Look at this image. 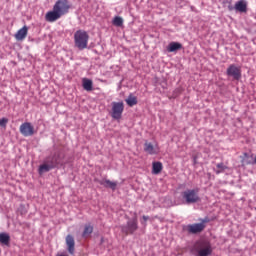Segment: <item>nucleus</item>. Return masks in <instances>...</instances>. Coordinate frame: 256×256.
I'll list each match as a JSON object with an SVG mask.
<instances>
[{"label":"nucleus","instance_id":"f257e3e1","mask_svg":"<svg viewBox=\"0 0 256 256\" xmlns=\"http://www.w3.org/2000/svg\"><path fill=\"white\" fill-rule=\"evenodd\" d=\"M70 9L71 4L68 0H58L56 4H54L52 11L46 13V21L53 23L59 20L62 16L68 14Z\"/></svg>","mask_w":256,"mask_h":256},{"label":"nucleus","instance_id":"f03ea898","mask_svg":"<svg viewBox=\"0 0 256 256\" xmlns=\"http://www.w3.org/2000/svg\"><path fill=\"white\" fill-rule=\"evenodd\" d=\"M194 251L196 256H209L213 253V248L210 242L201 240L194 244Z\"/></svg>","mask_w":256,"mask_h":256},{"label":"nucleus","instance_id":"7ed1b4c3","mask_svg":"<svg viewBox=\"0 0 256 256\" xmlns=\"http://www.w3.org/2000/svg\"><path fill=\"white\" fill-rule=\"evenodd\" d=\"M89 35L83 30L76 31L74 33V46L79 50H84L88 47Z\"/></svg>","mask_w":256,"mask_h":256},{"label":"nucleus","instance_id":"20e7f679","mask_svg":"<svg viewBox=\"0 0 256 256\" xmlns=\"http://www.w3.org/2000/svg\"><path fill=\"white\" fill-rule=\"evenodd\" d=\"M120 229L126 236L134 234L139 229L137 216L128 219L125 225L120 226Z\"/></svg>","mask_w":256,"mask_h":256},{"label":"nucleus","instance_id":"39448f33","mask_svg":"<svg viewBox=\"0 0 256 256\" xmlns=\"http://www.w3.org/2000/svg\"><path fill=\"white\" fill-rule=\"evenodd\" d=\"M182 198L187 204H194L201 201L199 189H187L182 192Z\"/></svg>","mask_w":256,"mask_h":256},{"label":"nucleus","instance_id":"423d86ee","mask_svg":"<svg viewBox=\"0 0 256 256\" xmlns=\"http://www.w3.org/2000/svg\"><path fill=\"white\" fill-rule=\"evenodd\" d=\"M209 221H210L209 218L206 217V218L202 219L200 223H194V224L187 225L186 229H187L188 233H191V234L201 233L202 231L205 230L206 223Z\"/></svg>","mask_w":256,"mask_h":256},{"label":"nucleus","instance_id":"0eeeda50","mask_svg":"<svg viewBox=\"0 0 256 256\" xmlns=\"http://www.w3.org/2000/svg\"><path fill=\"white\" fill-rule=\"evenodd\" d=\"M63 160H64V155L62 153H60V152H56V153H54V155L48 156L46 158V161L48 163H50V165L53 168H56L59 165L63 166V164H64Z\"/></svg>","mask_w":256,"mask_h":256},{"label":"nucleus","instance_id":"6e6552de","mask_svg":"<svg viewBox=\"0 0 256 256\" xmlns=\"http://www.w3.org/2000/svg\"><path fill=\"white\" fill-rule=\"evenodd\" d=\"M124 112L123 102H112L111 117L115 120H119Z\"/></svg>","mask_w":256,"mask_h":256},{"label":"nucleus","instance_id":"1a4fd4ad","mask_svg":"<svg viewBox=\"0 0 256 256\" xmlns=\"http://www.w3.org/2000/svg\"><path fill=\"white\" fill-rule=\"evenodd\" d=\"M20 134L24 137L33 136L35 134V128L30 122H25L20 125Z\"/></svg>","mask_w":256,"mask_h":256},{"label":"nucleus","instance_id":"9d476101","mask_svg":"<svg viewBox=\"0 0 256 256\" xmlns=\"http://www.w3.org/2000/svg\"><path fill=\"white\" fill-rule=\"evenodd\" d=\"M227 76L233 77L234 80H240L242 77L241 69L236 65H230L226 71Z\"/></svg>","mask_w":256,"mask_h":256},{"label":"nucleus","instance_id":"9b49d317","mask_svg":"<svg viewBox=\"0 0 256 256\" xmlns=\"http://www.w3.org/2000/svg\"><path fill=\"white\" fill-rule=\"evenodd\" d=\"M144 152L150 155H157L160 152L158 145H153L151 142H145L143 146Z\"/></svg>","mask_w":256,"mask_h":256},{"label":"nucleus","instance_id":"f8f14e48","mask_svg":"<svg viewBox=\"0 0 256 256\" xmlns=\"http://www.w3.org/2000/svg\"><path fill=\"white\" fill-rule=\"evenodd\" d=\"M66 247H68V253L74 255L75 253V239L72 235L66 236Z\"/></svg>","mask_w":256,"mask_h":256},{"label":"nucleus","instance_id":"ddd939ff","mask_svg":"<svg viewBox=\"0 0 256 256\" xmlns=\"http://www.w3.org/2000/svg\"><path fill=\"white\" fill-rule=\"evenodd\" d=\"M28 27L24 26L22 27V29L18 30V32H16L14 34V38H16L17 41H23L26 39L27 35H28Z\"/></svg>","mask_w":256,"mask_h":256},{"label":"nucleus","instance_id":"4468645a","mask_svg":"<svg viewBox=\"0 0 256 256\" xmlns=\"http://www.w3.org/2000/svg\"><path fill=\"white\" fill-rule=\"evenodd\" d=\"M235 10L240 12V13H246L247 12V3L243 0L237 2L235 4Z\"/></svg>","mask_w":256,"mask_h":256},{"label":"nucleus","instance_id":"2eb2a0df","mask_svg":"<svg viewBox=\"0 0 256 256\" xmlns=\"http://www.w3.org/2000/svg\"><path fill=\"white\" fill-rule=\"evenodd\" d=\"M82 87L85 91L90 92L93 90V81L87 78L82 79Z\"/></svg>","mask_w":256,"mask_h":256},{"label":"nucleus","instance_id":"dca6fc26","mask_svg":"<svg viewBox=\"0 0 256 256\" xmlns=\"http://www.w3.org/2000/svg\"><path fill=\"white\" fill-rule=\"evenodd\" d=\"M54 169L50 163L47 162V159L44 160V164L40 165L38 168V173L43 174L45 172H49L50 170Z\"/></svg>","mask_w":256,"mask_h":256},{"label":"nucleus","instance_id":"f3484780","mask_svg":"<svg viewBox=\"0 0 256 256\" xmlns=\"http://www.w3.org/2000/svg\"><path fill=\"white\" fill-rule=\"evenodd\" d=\"M183 48V45L178 42H172L168 45L167 51L168 52H176L178 50H181Z\"/></svg>","mask_w":256,"mask_h":256},{"label":"nucleus","instance_id":"a211bd4d","mask_svg":"<svg viewBox=\"0 0 256 256\" xmlns=\"http://www.w3.org/2000/svg\"><path fill=\"white\" fill-rule=\"evenodd\" d=\"M99 184L103 185L106 188H110L112 190H115L117 187V182L110 181L108 179L101 180Z\"/></svg>","mask_w":256,"mask_h":256},{"label":"nucleus","instance_id":"6ab92c4d","mask_svg":"<svg viewBox=\"0 0 256 256\" xmlns=\"http://www.w3.org/2000/svg\"><path fill=\"white\" fill-rule=\"evenodd\" d=\"M125 102L129 107H133L138 104V99L133 94H129L128 98L125 99Z\"/></svg>","mask_w":256,"mask_h":256},{"label":"nucleus","instance_id":"aec40b11","mask_svg":"<svg viewBox=\"0 0 256 256\" xmlns=\"http://www.w3.org/2000/svg\"><path fill=\"white\" fill-rule=\"evenodd\" d=\"M163 170V164L161 162H153L152 163V173L159 174Z\"/></svg>","mask_w":256,"mask_h":256},{"label":"nucleus","instance_id":"412c9836","mask_svg":"<svg viewBox=\"0 0 256 256\" xmlns=\"http://www.w3.org/2000/svg\"><path fill=\"white\" fill-rule=\"evenodd\" d=\"M0 243L2 245H10V236L7 233L0 234Z\"/></svg>","mask_w":256,"mask_h":256},{"label":"nucleus","instance_id":"4be33fe9","mask_svg":"<svg viewBox=\"0 0 256 256\" xmlns=\"http://www.w3.org/2000/svg\"><path fill=\"white\" fill-rule=\"evenodd\" d=\"M93 230H94L93 226L85 225L83 233H82V237H84V238L88 237L89 235H91L93 233Z\"/></svg>","mask_w":256,"mask_h":256},{"label":"nucleus","instance_id":"5701e85b","mask_svg":"<svg viewBox=\"0 0 256 256\" xmlns=\"http://www.w3.org/2000/svg\"><path fill=\"white\" fill-rule=\"evenodd\" d=\"M123 19L121 17H115L112 21V24L116 27H121L123 25Z\"/></svg>","mask_w":256,"mask_h":256},{"label":"nucleus","instance_id":"b1692460","mask_svg":"<svg viewBox=\"0 0 256 256\" xmlns=\"http://www.w3.org/2000/svg\"><path fill=\"white\" fill-rule=\"evenodd\" d=\"M242 164H243V165L252 164V162L249 161V155H248L247 153H244V158L242 159Z\"/></svg>","mask_w":256,"mask_h":256},{"label":"nucleus","instance_id":"393cba45","mask_svg":"<svg viewBox=\"0 0 256 256\" xmlns=\"http://www.w3.org/2000/svg\"><path fill=\"white\" fill-rule=\"evenodd\" d=\"M9 120L7 118L0 119V126L3 128L7 127Z\"/></svg>","mask_w":256,"mask_h":256},{"label":"nucleus","instance_id":"a878e982","mask_svg":"<svg viewBox=\"0 0 256 256\" xmlns=\"http://www.w3.org/2000/svg\"><path fill=\"white\" fill-rule=\"evenodd\" d=\"M216 167L218 169H223L224 168V164L223 163H219V164L216 165Z\"/></svg>","mask_w":256,"mask_h":256},{"label":"nucleus","instance_id":"bb28decb","mask_svg":"<svg viewBox=\"0 0 256 256\" xmlns=\"http://www.w3.org/2000/svg\"><path fill=\"white\" fill-rule=\"evenodd\" d=\"M142 219H143V221H145V222H146V221H148V220H149V216H145V215H143V216H142Z\"/></svg>","mask_w":256,"mask_h":256},{"label":"nucleus","instance_id":"cd10ccee","mask_svg":"<svg viewBox=\"0 0 256 256\" xmlns=\"http://www.w3.org/2000/svg\"><path fill=\"white\" fill-rule=\"evenodd\" d=\"M254 163L256 164V156H255V159H254Z\"/></svg>","mask_w":256,"mask_h":256},{"label":"nucleus","instance_id":"c85d7f7f","mask_svg":"<svg viewBox=\"0 0 256 256\" xmlns=\"http://www.w3.org/2000/svg\"><path fill=\"white\" fill-rule=\"evenodd\" d=\"M229 10H233V8L230 7Z\"/></svg>","mask_w":256,"mask_h":256}]
</instances>
